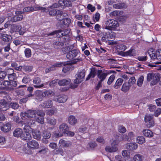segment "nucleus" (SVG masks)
I'll use <instances>...</instances> for the list:
<instances>
[{
  "label": "nucleus",
  "instance_id": "2f4dec72",
  "mask_svg": "<svg viewBox=\"0 0 161 161\" xmlns=\"http://www.w3.org/2000/svg\"><path fill=\"white\" fill-rule=\"evenodd\" d=\"M21 138L24 140H30L31 138V136L29 132H26L22 134Z\"/></svg>",
  "mask_w": 161,
  "mask_h": 161
},
{
  "label": "nucleus",
  "instance_id": "79ce46f5",
  "mask_svg": "<svg viewBox=\"0 0 161 161\" xmlns=\"http://www.w3.org/2000/svg\"><path fill=\"white\" fill-rule=\"evenodd\" d=\"M47 122L50 125H54L56 123V120L54 118H48L47 119Z\"/></svg>",
  "mask_w": 161,
  "mask_h": 161
},
{
  "label": "nucleus",
  "instance_id": "49530a36",
  "mask_svg": "<svg viewBox=\"0 0 161 161\" xmlns=\"http://www.w3.org/2000/svg\"><path fill=\"white\" fill-rule=\"evenodd\" d=\"M25 56L27 58H29L31 56V52L29 48H26L24 51Z\"/></svg>",
  "mask_w": 161,
  "mask_h": 161
},
{
  "label": "nucleus",
  "instance_id": "f03ea898",
  "mask_svg": "<svg viewBox=\"0 0 161 161\" xmlns=\"http://www.w3.org/2000/svg\"><path fill=\"white\" fill-rule=\"evenodd\" d=\"M70 30L69 29H67L63 30H59L55 31L48 34H45L44 36H53L56 34L57 37H60L63 36L69 37Z\"/></svg>",
  "mask_w": 161,
  "mask_h": 161
},
{
  "label": "nucleus",
  "instance_id": "cd10ccee",
  "mask_svg": "<svg viewBox=\"0 0 161 161\" xmlns=\"http://www.w3.org/2000/svg\"><path fill=\"white\" fill-rule=\"evenodd\" d=\"M11 128V124L9 123H7L2 127L1 130L4 132H7L10 130Z\"/></svg>",
  "mask_w": 161,
  "mask_h": 161
},
{
  "label": "nucleus",
  "instance_id": "774afa93",
  "mask_svg": "<svg viewBox=\"0 0 161 161\" xmlns=\"http://www.w3.org/2000/svg\"><path fill=\"white\" fill-rule=\"evenodd\" d=\"M161 114V108H158L154 113V115L156 117H158Z\"/></svg>",
  "mask_w": 161,
  "mask_h": 161
},
{
  "label": "nucleus",
  "instance_id": "e433bc0d",
  "mask_svg": "<svg viewBox=\"0 0 161 161\" xmlns=\"http://www.w3.org/2000/svg\"><path fill=\"white\" fill-rule=\"evenodd\" d=\"M143 132L145 136L148 137H152L153 136V132L149 130L145 129L143 130Z\"/></svg>",
  "mask_w": 161,
  "mask_h": 161
},
{
  "label": "nucleus",
  "instance_id": "58836bf2",
  "mask_svg": "<svg viewBox=\"0 0 161 161\" xmlns=\"http://www.w3.org/2000/svg\"><path fill=\"white\" fill-rule=\"evenodd\" d=\"M64 67L63 68L62 71L64 73H66L68 71H69L70 69L72 68V66L71 64L65 65H65H64Z\"/></svg>",
  "mask_w": 161,
  "mask_h": 161
},
{
  "label": "nucleus",
  "instance_id": "2eb2a0df",
  "mask_svg": "<svg viewBox=\"0 0 161 161\" xmlns=\"http://www.w3.org/2000/svg\"><path fill=\"white\" fill-rule=\"evenodd\" d=\"M153 116L152 115H146L145 117V121L146 122H149V124L148 125L149 127L153 126L154 125V123L153 120Z\"/></svg>",
  "mask_w": 161,
  "mask_h": 161
},
{
  "label": "nucleus",
  "instance_id": "4d7b16f0",
  "mask_svg": "<svg viewBox=\"0 0 161 161\" xmlns=\"http://www.w3.org/2000/svg\"><path fill=\"white\" fill-rule=\"evenodd\" d=\"M36 114L37 115L40 117H43L45 115V113L42 110H36Z\"/></svg>",
  "mask_w": 161,
  "mask_h": 161
},
{
  "label": "nucleus",
  "instance_id": "8fccbe9b",
  "mask_svg": "<svg viewBox=\"0 0 161 161\" xmlns=\"http://www.w3.org/2000/svg\"><path fill=\"white\" fill-rule=\"evenodd\" d=\"M54 153L56 154H60L62 155L63 153V149L60 147L56 148L54 151Z\"/></svg>",
  "mask_w": 161,
  "mask_h": 161
},
{
  "label": "nucleus",
  "instance_id": "c85d7f7f",
  "mask_svg": "<svg viewBox=\"0 0 161 161\" xmlns=\"http://www.w3.org/2000/svg\"><path fill=\"white\" fill-rule=\"evenodd\" d=\"M42 136L44 138L42 139L43 141H44V140H45V143H47L48 141L47 140H46V139H48L50 138L51 136V133L48 131H45L43 133Z\"/></svg>",
  "mask_w": 161,
  "mask_h": 161
},
{
  "label": "nucleus",
  "instance_id": "1a4fd4ad",
  "mask_svg": "<svg viewBox=\"0 0 161 161\" xmlns=\"http://www.w3.org/2000/svg\"><path fill=\"white\" fill-rule=\"evenodd\" d=\"M23 12L20 11H17L15 12L16 15L12 17L11 20L13 22L21 21L23 18L22 14Z\"/></svg>",
  "mask_w": 161,
  "mask_h": 161
},
{
  "label": "nucleus",
  "instance_id": "c9c22d12",
  "mask_svg": "<svg viewBox=\"0 0 161 161\" xmlns=\"http://www.w3.org/2000/svg\"><path fill=\"white\" fill-rule=\"evenodd\" d=\"M18 82L15 80L10 81V85L9 86V90L12 91L14 90L13 87H16L17 85Z\"/></svg>",
  "mask_w": 161,
  "mask_h": 161
},
{
  "label": "nucleus",
  "instance_id": "e2e57ef3",
  "mask_svg": "<svg viewBox=\"0 0 161 161\" xmlns=\"http://www.w3.org/2000/svg\"><path fill=\"white\" fill-rule=\"evenodd\" d=\"M12 66L14 67L15 69L18 70H20L22 68V66H18L17 64L15 63L12 64Z\"/></svg>",
  "mask_w": 161,
  "mask_h": 161
},
{
  "label": "nucleus",
  "instance_id": "bb28decb",
  "mask_svg": "<svg viewBox=\"0 0 161 161\" xmlns=\"http://www.w3.org/2000/svg\"><path fill=\"white\" fill-rule=\"evenodd\" d=\"M123 81L124 80L122 78H120L118 79L114 86V88L116 89L119 88L122 84Z\"/></svg>",
  "mask_w": 161,
  "mask_h": 161
},
{
  "label": "nucleus",
  "instance_id": "aec40b11",
  "mask_svg": "<svg viewBox=\"0 0 161 161\" xmlns=\"http://www.w3.org/2000/svg\"><path fill=\"white\" fill-rule=\"evenodd\" d=\"M54 100L55 101L58 102V103H64L67 101V97L65 96L58 97L55 96L54 97Z\"/></svg>",
  "mask_w": 161,
  "mask_h": 161
},
{
  "label": "nucleus",
  "instance_id": "dca6fc26",
  "mask_svg": "<svg viewBox=\"0 0 161 161\" xmlns=\"http://www.w3.org/2000/svg\"><path fill=\"white\" fill-rule=\"evenodd\" d=\"M8 103L4 100H0V110L3 111H5L9 108Z\"/></svg>",
  "mask_w": 161,
  "mask_h": 161
},
{
  "label": "nucleus",
  "instance_id": "09e8293b",
  "mask_svg": "<svg viewBox=\"0 0 161 161\" xmlns=\"http://www.w3.org/2000/svg\"><path fill=\"white\" fill-rule=\"evenodd\" d=\"M96 72L94 69L91 70L90 74L86 78V80H89L90 78H93L95 76Z\"/></svg>",
  "mask_w": 161,
  "mask_h": 161
},
{
  "label": "nucleus",
  "instance_id": "13d9d810",
  "mask_svg": "<svg viewBox=\"0 0 161 161\" xmlns=\"http://www.w3.org/2000/svg\"><path fill=\"white\" fill-rule=\"evenodd\" d=\"M56 112V110L49 109L47 110V114L49 115H52Z\"/></svg>",
  "mask_w": 161,
  "mask_h": 161
},
{
  "label": "nucleus",
  "instance_id": "ddd939ff",
  "mask_svg": "<svg viewBox=\"0 0 161 161\" xmlns=\"http://www.w3.org/2000/svg\"><path fill=\"white\" fill-rule=\"evenodd\" d=\"M62 13L63 12L57 9H53L51 10L49 12V15L51 16H54L56 15V18L58 20H60L59 18L60 17L59 16H61Z\"/></svg>",
  "mask_w": 161,
  "mask_h": 161
},
{
  "label": "nucleus",
  "instance_id": "0eeeda50",
  "mask_svg": "<svg viewBox=\"0 0 161 161\" xmlns=\"http://www.w3.org/2000/svg\"><path fill=\"white\" fill-rule=\"evenodd\" d=\"M58 133L55 135L56 137H61L64 134H65L67 131L69 130V127L67 124L64 123L61 124L59 127Z\"/></svg>",
  "mask_w": 161,
  "mask_h": 161
},
{
  "label": "nucleus",
  "instance_id": "39448f33",
  "mask_svg": "<svg viewBox=\"0 0 161 161\" xmlns=\"http://www.w3.org/2000/svg\"><path fill=\"white\" fill-rule=\"evenodd\" d=\"M119 26V22L113 19H109L105 22V29L109 30H115Z\"/></svg>",
  "mask_w": 161,
  "mask_h": 161
},
{
  "label": "nucleus",
  "instance_id": "6e6552de",
  "mask_svg": "<svg viewBox=\"0 0 161 161\" xmlns=\"http://www.w3.org/2000/svg\"><path fill=\"white\" fill-rule=\"evenodd\" d=\"M153 48H150L147 51L148 53L152 59L161 60V49L158 50L156 53H153Z\"/></svg>",
  "mask_w": 161,
  "mask_h": 161
},
{
  "label": "nucleus",
  "instance_id": "20e7f679",
  "mask_svg": "<svg viewBox=\"0 0 161 161\" xmlns=\"http://www.w3.org/2000/svg\"><path fill=\"white\" fill-rule=\"evenodd\" d=\"M85 75V71L84 69L78 72L75 75L76 79L74 80V82L76 84L71 85V88H76L78 86L77 84L80 83L83 80Z\"/></svg>",
  "mask_w": 161,
  "mask_h": 161
},
{
  "label": "nucleus",
  "instance_id": "0e129e2a",
  "mask_svg": "<svg viewBox=\"0 0 161 161\" xmlns=\"http://www.w3.org/2000/svg\"><path fill=\"white\" fill-rule=\"evenodd\" d=\"M148 109L151 112L154 111L156 109V106L155 105L150 104L148 105Z\"/></svg>",
  "mask_w": 161,
  "mask_h": 161
},
{
  "label": "nucleus",
  "instance_id": "c756f323",
  "mask_svg": "<svg viewBox=\"0 0 161 161\" xmlns=\"http://www.w3.org/2000/svg\"><path fill=\"white\" fill-rule=\"evenodd\" d=\"M70 82V80L69 79H64L58 81V84L61 86H63L68 85Z\"/></svg>",
  "mask_w": 161,
  "mask_h": 161
},
{
  "label": "nucleus",
  "instance_id": "3c124183",
  "mask_svg": "<svg viewBox=\"0 0 161 161\" xmlns=\"http://www.w3.org/2000/svg\"><path fill=\"white\" fill-rule=\"evenodd\" d=\"M136 81L135 77H132L129 79L128 84L131 86L134 84Z\"/></svg>",
  "mask_w": 161,
  "mask_h": 161
},
{
  "label": "nucleus",
  "instance_id": "f3484780",
  "mask_svg": "<svg viewBox=\"0 0 161 161\" xmlns=\"http://www.w3.org/2000/svg\"><path fill=\"white\" fill-rule=\"evenodd\" d=\"M68 122L70 125L74 126L77 123L78 120L74 116L70 115L68 117Z\"/></svg>",
  "mask_w": 161,
  "mask_h": 161
},
{
  "label": "nucleus",
  "instance_id": "ea45409f",
  "mask_svg": "<svg viewBox=\"0 0 161 161\" xmlns=\"http://www.w3.org/2000/svg\"><path fill=\"white\" fill-rule=\"evenodd\" d=\"M1 35L2 37V39L4 41L8 42L11 40V36L4 34H2Z\"/></svg>",
  "mask_w": 161,
  "mask_h": 161
},
{
  "label": "nucleus",
  "instance_id": "6e6d98bb",
  "mask_svg": "<svg viewBox=\"0 0 161 161\" xmlns=\"http://www.w3.org/2000/svg\"><path fill=\"white\" fill-rule=\"evenodd\" d=\"M7 75V73L4 71H0V80H3Z\"/></svg>",
  "mask_w": 161,
  "mask_h": 161
},
{
  "label": "nucleus",
  "instance_id": "a878e982",
  "mask_svg": "<svg viewBox=\"0 0 161 161\" xmlns=\"http://www.w3.org/2000/svg\"><path fill=\"white\" fill-rule=\"evenodd\" d=\"M45 97H50L53 96L55 95V93L53 91L51 90H48L44 92Z\"/></svg>",
  "mask_w": 161,
  "mask_h": 161
},
{
  "label": "nucleus",
  "instance_id": "412c9836",
  "mask_svg": "<svg viewBox=\"0 0 161 161\" xmlns=\"http://www.w3.org/2000/svg\"><path fill=\"white\" fill-rule=\"evenodd\" d=\"M23 132V131L21 129L17 128L14 130L13 134L14 136L17 137H20L21 138Z\"/></svg>",
  "mask_w": 161,
  "mask_h": 161
},
{
  "label": "nucleus",
  "instance_id": "864d4df0",
  "mask_svg": "<svg viewBox=\"0 0 161 161\" xmlns=\"http://www.w3.org/2000/svg\"><path fill=\"white\" fill-rule=\"evenodd\" d=\"M120 140H119V141H126L128 140H129V139H128V135L126 134H124L123 135H122L120 137Z\"/></svg>",
  "mask_w": 161,
  "mask_h": 161
},
{
  "label": "nucleus",
  "instance_id": "5fc2aeb1",
  "mask_svg": "<svg viewBox=\"0 0 161 161\" xmlns=\"http://www.w3.org/2000/svg\"><path fill=\"white\" fill-rule=\"evenodd\" d=\"M8 78L9 81L14 80L16 78V75L15 74H8Z\"/></svg>",
  "mask_w": 161,
  "mask_h": 161
},
{
  "label": "nucleus",
  "instance_id": "9b49d317",
  "mask_svg": "<svg viewBox=\"0 0 161 161\" xmlns=\"http://www.w3.org/2000/svg\"><path fill=\"white\" fill-rule=\"evenodd\" d=\"M52 101L48 99L41 103L39 105V106L43 108H51L52 106Z\"/></svg>",
  "mask_w": 161,
  "mask_h": 161
},
{
  "label": "nucleus",
  "instance_id": "6ab92c4d",
  "mask_svg": "<svg viewBox=\"0 0 161 161\" xmlns=\"http://www.w3.org/2000/svg\"><path fill=\"white\" fill-rule=\"evenodd\" d=\"M138 145L136 143H128L126 145V148L130 150H134L138 147Z\"/></svg>",
  "mask_w": 161,
  "mask_h": 161
},
{
  "label": "nucleus",
  "instance_id": "a19ab883",
  "mask_svg": "<svg viewBox=\"0 0 161 161\" xmlns=\"http://www.w3.org/2000/svg\"><path fill=\"white\" fill-rule=\"evenodd\" d=\"M143 157L140 154L135 155L133 157V159L134 161H142L143 159Z\"/></svg>",
  "mask_w": 161,
  "mask_h": 161
},
{
  "label": "nucleus",
  "instance_id": "a211bd4d",
  "mask_svg": "<svg viewBox=\"0 0 161 161\" xmlns=\"http://www.w3.org/2000/svg\"><path fill=\"white\" fill-rule=\"evenodd\" d=\"M33 82L36 85H34V86L36 88H41L44 86L43 84L40 85L41 82V80L39 77L35 78L33 80Z\"/></svg>",
  "mask_w": 161,
  "mask_h": 161
},
{
  "label": "nucleus",
  "instance_id": "4be33fe9",
  "mask_svg": "<svg viewBox=\"0 0 161 161\" xmlns=\"http://www.w3.org/2000/svg\"><path fill=\"white\" fill-rule=\"evenodd\" d=\"M105 150L107 152L113 153L116 152L118 150V148L116 146H107L105 147Z\"/></svg>",
  "mask_w": 161,
  "mask_h": 161
},
{
  "label": "nucleus",
  "instance_id": "f704fd0d",
  "mask_svg": "<svg viewBox=\"0 0 161 161\" xmlns=\"http://www.w3.org/2000/svg\"><path fill=\"white\" fill-rule=\"evenodd\" d=\"M130 86L127 83H125L123 84L121 90L125 92H126L129 90Z\"/></svg>",
  "mask_w": 161,
  "mask_h": 161
},
{
  "label": "nucleus",
  "instance_id": "603ef678",
  "mask_svg": "<svg viewBox=\"0 0 161 161\" xmlns=\"http://www.w3.org/2000/svg\"><path fill=\"white\" fill-rule=\"evenodd\" d=\"M144 80V77L143 76H141L138 79L137 82V85L139 86H141L143 83Z\"/></svg>",
  "mask_w": 161,
  "mask_h": 161
},
{
  "label": "nucleus",
  "instance_id": "393cba45",
  "mask_svg": "<svg viewBox=\"0 0 161 161\" xmlns=\"http://www.w3.org/2000/svg\"><path fill=\"white\" fill-rule=\"evenodd\" d=\"M53 45L54 48L56 49L60 48L64 45V43L62 42H60L59 40L54 42Z\"/></svg>",
  "mask_w": 161,
  "mask_h": 161
},
{
  "label": "nucleus",
  "instance_id": "052dcab7",
  "mask_svg": "<svg viewBox=\"0 0 161 161\" xmlns=\"http://www.w3.org/2000/svg\"><path fill=\"white\" fill-rule=\"evenodd\" d=\"M115 79V76L114 75H111L109 78L107 83L108 85L111 84L114 81Z\"/></svg>",
  "mask_w": 161,
  "mask_h": 161
},
{
  "label": "nucleus",
  "instance_id": "b1692460",
  "mask_svg": "<svg viewBox=\"0 0 161 161\" xmlns=\"http://www.w3.org/2000/svg\"><path fill=\"white\" fill-rule=\"evenodd\" d=\"M58 4L62 6H66L69 7L71 6V3L70 1H69L64 0H60L58 1Z\"/></svg>",
  "mask_w": 161,
  "mask_h": 161
},
{
  "label": "nucleus",
  "instance_id": "4c0bfd02",
  "mask_svg": "<svg viewBox=\"0 0 161 161\" xmlns=\"http://www.w3.org/2000/svg\"><path fill=\"white\" fill-rule=\"evenodd\" d=\"M21 28L20 25H13L11 26V30L13 32H18Z\"/></svg>",
  "mask_w": 161,
  "mask_h": 161
},
{
  "label": "nucleus",
  "instance_id": "f257e3e1",
  "mask_svg": "<svg viewBox=\"0 0 161 161\" xmlns=\"http://www.w3.org/2000/svg\"><path fill=\"white\" fill-rule=\"evenodd\" d=\"M73 47L72 46H69L64 48L63 50L64 53H65L67 50L69 51L66 55L67 58L69 60H72L74 58L77 56L78 53V52L76 50L74 49L71 50Z\"/></svg>",
  "mask_w": 161,
  "mask_h": 161
},
{
  "label": "nucleus",
  "instance_id": "680f3d73",
  "mask_svg": "<svg viewBox=\"0 0 161 161\" xmlns=\"http://www.w3.org/2000/svg\"><path fill=\"white\" fill-rule=\"evenodd\" d=\"M10 106L14 109H17L19 107V104L14 102H12L10 104Z\"/></svg>",
  "mask_w": 161,
  "mask_h": 161
},
{
  "label": "nucleus",
  "instance_id": "4468645a",
  "mask_svg": "<svg viewBox=\"0 0 161 161\" xmlns=\"http://www.w3.org/2000/svg\"><path fill=\"white\" fill-rule=\"evenodd\" d=\"M44 92L41 90H37L35 92L36 99L39 101H42L44 97H45Z\"/></svg>",
  "mask_w": 161,
  "mask_h": 161
},
{
  "label": "nucleus",
  "instance_id": "69168bd1",
  "mask_svg": "<svg viewBox=\"0 0 161 161\" xmlns=\"http://www.w3.org/2000/svg\"><path fill=\"white\" fill-rule=\"evenodd\" d=\"M25 69V71L28 72H31L32 69V66H22V68Z\"/></svg>",
  "mask_w": 161,
  "mask_h": 161
},
{
  "label": "nucleus",
  "instance_id": "9d476101",
  "mask_svg": "<svg viewBox=\"0 0 161 161\" xmlns=\"http://www.w3.org/2000/svg\"><path fill=\"white\" fill-rule=\"evenodd\" d=\"M108 75L107 71L106 72H104L101 70H98L97 71V76L100 81L102 82L104 81Z\"/></svg>",
  "mask_w": 161,
  "mask_h": 161
},
{
  "label": "nucleus",
  "instance_id": "338daca9",
  "mask_svg": "<svg viewBox=\"0 0 161 161\" xmlns=\"http://www.w3.org/2000/svg\"><path fill=\"white\" fill-rule=\"evenodd\" d=\"M118 131L120 133H124L126 132V129L122 125L119 127Z\"/></svg>",
  "mask_w": 161,
  "mask_h": 161
},
{
  "label": "nucleus",
  "instance_id": "5701e85b",
  "mask_svg": "<svg viewBox=\"0 0 161 161\" xmlns=\"http://www.w3.org/2000/svg\"><path fill=\"white\" fill-rule=\"evenodd\" d=\"M32 134L34 139L40 140L41 137V132L38 130H32Z\"/></svg>",
  "mask_w": 161,
  "mask_h": 161
},
{
  "label": "nucleus",
  "instance_id": "423d86ee",
  "mask_svg": "<svg viewBox=\"0 0 161 161\" xmlns=\"http://www.w3.org/2000/svg\"><path fill=\"white\" fill-rule=\"evenodd\" d=\"M160 79L159 75L158 73L150 72L147 74V80L148 81L152 80V83L155 85Z\"/></svg>",
  "mask_w": 161,
  "mask_h": 161
},
{
  "label": "nucleus",
  "instance_id": "473e14b6",
  "mask_svg": "<svg viewBox=\"0 0 161 161\" xmlns=\"http://www.w3.org/2000/svg\"><path fill=\"white\" fill-rule=\"evenodd\" d=\"M27 124L28 125H25L24 128V129L25 131L27 132H29V131H32L33 129H32L30 127V125L32 124V123H31V121H27L26 122Z\"/></svg>",
  "mask_w": 161,
  "mask_h": 161
},
{
  "label": "nucleus",
  "instance_id": "7c9ffc66",
  "mask_svg": "<svg viewBox=\"0 0 161 161\" xmlns=\"http://www.w3.org/2000/svg\"><path fill=\"white\" fill-rule=\"evenodd\" d=\"M60 23L62 25L68 26L71 22V19L68 18H66L61 20L60 19Z\"/></svg>",
  "mask_w": 161,
  "mask_h": 161
},
{
  "label": "nucleus",
  "instance_id": "f8f14e48",
  "mask_svg": "<svg viewBox=\"0 0 161 161\" xmlns=\"http://www.w3.org/2000/svg\"><path fill=\"white\" fill-rule=\"evenodd\" d=\"M28 147L31 149H36L38 148L39 144L38 142L35 140H32L27 143Z\"/></svg>",
  "mask_w": 161,
  "mask_h": 161
},
{
  "label": "nucleus",
  "instance_id": "c03bdc74",
  "mask_svg": "<svg viewBox=\"0 0 161 161\" xmlns=\"http://www.w3.org/2000/svg\"><path fill=\"white\" fill-rule=\"evenodd\" d=\"M65 65V63L60 62L56 63L52 66L53 68L56 70L57 68L63 66Z\"/></svg>",
  "mask_w": 161,
  "mask_h": 161
},
{
  "label": "nucleus",
  "instance_id": "7ed1b4c3",
  "mask_svg": "<svg viewBox=\"0 0 161 161\" xmlns=\"http://www.w3.org/2000/svg\"><path fill=\"white\" fill-rule=\"evenodd\" d=\"M22 119L23 120L28 119L27 121H31V118H34L36 117V110H29L24 112H22L20 114Z\"/></svg>",
  "mask_w": 161,
  "mask_h": 161
},
{
  "label": "nucleus",
  "instance_id": "a18cd8bd",
  "mask_svg": "<svg viewBox=\"0 0 161 161\" xmlns=\"http://www.w3.org/2000/svg\"><path fill=\"white\" fill-rule=\"evenodd\" d=\"M23 13L24 14L25 12H32L34 11V8L31 6H29L23 9Z\"/></svg>",
  "mask_w": 161,
  "mask_h": 161
},
{
  "label": "nucleus",
  "instance_id": "bf43d9fd",
  "mask_svg": "<svg viewBox=\"0 0 161 161\" xmlns=\"http://www.w3.org/2000/svg\"><path fill=\"white\" fill-rule=\"evenodd\" d=\"M3 85L6 88H8L9 90V86L10 85V81L8 80H4L2 82Z\"/></svg>",
  "mask_w": 161,
  "mask_h": 161
},
{
  "label": "nucleus",
  "instance_id": "72a5a7b5",
  "mask_svg": "<svg viewBox=\"0 0 161 161\" xmlns=\"http://www.w3.org/2000/svg\"><path fill=\"white\" fill-rule=\"evenodd\" d=\"M135 54V50L133 49H131L129 51L124 52L123 55L125 56H134Z\"/></svg>",
  "mask_w": 161,
  "mask_h": 161
},
{
  "label": "nucleus",
  "instance_id": "37998d69",
  "mask_svg": "<svg viewBox=\"0 0 161 161\" xmlns=\"http://www.w3.org/2000/svg\"><path fill=\"white\" fill-rule=\"evenodd\" d=\"M145 142V138L142 136H138L136 138V142L137 143L142 144Z\"/></svg>",
  "mask_w": 161,
  "mask_h": 161
},
{
  "label": "nucleus",
  "instance_id": "de8ad7c7",
  "mask_svg": "<svg viewBox=\"0 0 161 161\" xmlns=\"http://www.w3.org/2000/svg\"><path fill=\"white\" fill-rule=\"evenodd\" d=\"M59 145H60V146L64 147H68L69 146V144L66 141L62 139L59 141Z\"/></svg>",
  "mask_w": 161,
  "mask_h": 161
}]
</instances>
